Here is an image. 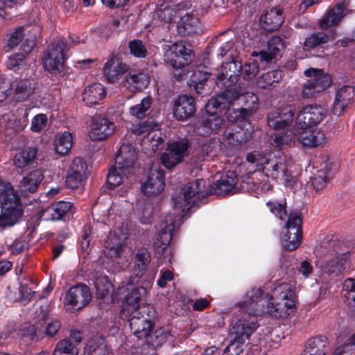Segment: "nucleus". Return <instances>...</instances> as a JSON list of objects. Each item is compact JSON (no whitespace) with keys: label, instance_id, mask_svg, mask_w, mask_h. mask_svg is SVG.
<instances>
[{"label":"nucleus","instance_id":"nucleus-1","mask_svg":"<svg viewBox=\"0 0 355 355\" xmlns=\"http://www.w3.org/2000/svg\"><path fill=\"white\" fill-rule=\"evenodd\" d=\"M22 214L20 198L12 184L0 182V227L15 225Z\"/></svg>","mask_w":355,"mask_h":355},{"label":"nucleus","instance_id":"nucleus-2","mask_svg":"<svg viewBox=\"0 0 355 355\" xmlns=\"http://www.w3.org/2000/svg\"><path fill=\"white\" fill-rule=\"evenodd\" d=\"M129 313V325L133 334L140 340L149 338L157 317L155 309L149 304H144Z\"/></svg>","mask_w":355,"mask_h":355},{"label":"nucleus","instance_id":"nucleus-3","mask_svg":"<svg viewBox=\"0 0 355 355\" xmlns=\"http://www.w3.org/2000/svg\"><path fill=\"white\" fill-rule=\"evenodd\" d=\"M194 58V52L186 46H169L164 54V60L174 69L173 76L176 80H182L185 73L183 68Z\"/></svg>","mask_w":355,"mask_h":355},{"label":"nucleus","instance_id":"nucleus-4","mask_svg":"<svg viewBox=\"0 0 355 355\" xmlns=\"http://www.w3.org/2000/svg\"><path fill=\"white\" fill-rule=\"evenodd\" d=\"M304 75L307 79L302 87L301 96L303 98H316L331 84L330 76L322 69L309 68L304 71Z\"/></svg>","mask_w":355,"mask_h":355},{"label":"nucleus","instance_id":"nucleus-5","mask_svg":"<svg viewBox=\"0 0 355 355\" xmlns=\"http://www.w3.org/2000/svg\"><path fill=\"white\" fill-rule=\"evenodd\" d=\"M205 186V182L200 179L187 182L182 187L179 195L173 197L174 205L182 209V211L187 205L191 207L197 203L198 200L205 197L202 193Z\"/></svg>","mask_w":355,"mask_h":355},{"label":"nucleus","instance_id":"nucleus-6","mask_svg":"<svg viewBox=\"0 0 355 355\" xmlns=\"http://www.w3.org/2000/svg\"><path fill=\"white\" fill-rule=\"evenodd\" d=\"M189 145V141L187 139L168 143L160 157L162 165L166 168L172 170L183 162L188 155Z\"/></svg>","mask_w":355,"mask_h":355},{"label":"nucleus","instance_id":"nucleus-7","mask_svg":"<svg viewBox=\"0 0 355 355\" xmlns=\"http://www.w3.org/2000/svg\"><path fill=\"white\" fill-rule=\"evenodd\" d=\"M123 286L126 287L128 293L124 298L123 306V314L125 313H131L134 309H138L144 304L141 305V302L145 300L147 295V290L150 284H146L142 282L139 284H128V279L123 282Z\"/></svg>","mask_w":355,"mask_h":355},{"label":"nucleus","instance_id":"nucleus-8","mask_svg":"<svg viewBox=\"0 0 355 355\" xmlns=\"http://www.w3.org/2000/svg\"><path fill=\"white\" fill-rule=\"evenodd\" d=\"M191 6L189 2H181L171 9V12H175V18H180L177 28L180 35H190L197 31L199 26V20L193 15L187 12Z\"/></svg>","mask_w":355,"mask_h":355},{"label":"nucleus","instance_id":"nucleus-9","mask_svg":"<svg viewBox=\"0 0 355 355\" xmlns=\"http://www.w3.org/2000/svg\"><path fill=\"white\" fill-rule=\"evenodd\" d=\"M258 324L257 322L249 321L244 319L237 320L235 322H232V327L229 330L230 337V343L226 347L230 351L234 345L243 344L249 340L250 335L257 329ZM237 347V346H236Z\"/></svg>","mask_w":355,"mask_h":355},{"label":"nucleus","instance_id":"nucleus-10","mask_svg":"<svg viewBox=\"0 0 355 355\" xmlns=\"http://www.w3.org/2000/svg\"><path fill=\"white\" fill-rule=\"evenodd\" d=\"M327 116V110L318 104L307 105L300 110L296 123L302 128H311L320 124Z\"/></svg>","mask_w":355,"mask_h":355},{"label":"nucleus","instance_id":"nucleus-11","mask_svg":"<svg viewBox=\"0 0 355 355\" xmlns=\"http://www.w3.org/2000/svg\"><path fill=\"white\" fill-rule=\"evenodd\" d=\"M295 109L293 105H285L272 110L268 114V125L275 130L289 126L294 119Z\"/></svg>","mask_w":355,"mask_h":355},{"label":"nucleus","instance_id":"nucleus-12","mask_svg":"<svg viewBox=\"0 0 355 355\" xmlns=\"http://www.w3.org/2000/svg\"><path fill=\"white\" fill-rule=\"evenodd\" d=\"M65 57L61 46H49L42 58L44 69L52 74H58L64 70Z\"/></svg>","mask_w":355,"mask_h":355},{"label":"nucleus","instance_id":"nucleus-13","mask_svg":"<svg viewBox=\"0 0 355 355\" xmlns=\"http://www.w3.org/2000/svg\"><path fill=\"white\" fill-rule=\"evenodd\" d=\"M243 66L241 61L231 55L230 61L224 62L220 68V72L217 76V83L222 82L225 87L234 85L242 74Z\"/></svg>","mask_w":355,"mask_h":355},{"label":"nucleus","instance_id":"nucleus-14","mask_svg":"<svg viewBox=\"0 0 355 355\" xmlns=\"http://www.w3.org/2000/svg\"><path fill=\"white\" fill-rule=\"evenodd\" d=\"M207 116L201 117L194 124L195 132L202 137H208L216 134L225 125V119L215 113H207Z\"/></svg>","mask_w":355,"mask_h":355},{"label":"nucleus","instance_id":"nucleus-15","mask_svg":"<svg viewBox=\"0 0 355 355\" xmlns=\"http://www.w3.org/2000/svg\"><path fill=\"white\" fill-rule=\"evenodd\" d=\"M92 293L89 288L83 284H79L69 288L65 295L67 304L73 309L80 310L90 302Z\"/></svg>","mask_w":355,"mask_h":355},{"label":"nucleus","instance_id":"nucleus-16","mask_svg":"<svg viewBox=\"0 0 355 355\" xmlns=\"http://www.w3.org/2000/svg\"><path fill=\"white\" fill-rule=\"evenodd\" d=\"M137 159V154L132 144H123L116 153L115 164L123 175H128Z\"/></svg>","mask_w":355,"mask_h":355},{"label":"nucleus","instance_id":"nucleus-17","mask_svg":"<svg viewBox=\"0 0 355 355\" xmlns=\"http://www.w3.org/2000/svg\"><path fill=\"white\" fill-rule=\"evenodd\" d=\"M196 112V101L192 96L180 95L174 102L173 114L178 121H185L191 119Z\"/></svg>","mask_w":355,"mask_h":355},{"label":"nucleus","instance_id":"nucleus-18","mask_svg":"<svg viewBox=\"0 0 355 355\" xmlns=\"http://www.w3.org/2000/svg\"><path fill=\"white\" fill-rule=\"evenodd\" d=\"M349 3L347 0H340L334 7L329 9L323 17L320 20L319 25L322 29H327L331 26L339 24L344 16L349 11Z\"/></svg>","mask_w":355,"mask_h":355},{"label":"nucleus","instance_id":"nucleus-19","mask_svg":"<svg viewBox=\"0 0 355 355\" xmlns=\"http://www.w3.org/2000/svg\"><path fill=\"white\" fill-rule=\"evenodd\" d=\"M182 216L176 214H168L161 224L160 230L155 243L157 245L168 246L173 237L175 228L181 225Z\"/></svg>","mask_w":355,"mask_h":355},{"label":"nucleus","instance_id":"nucleus-20","mask_svg":"<svg viewBox=\"0 0 355 355\" xmlns=\"http://www.w3.org/2000/svg\"><path fill=\"white\" fill-rule=\"evenodd\" d=\"M12 98L17 102L28 100L35 93L36 83L32 79L18 78L10 83Z\"/></svg>","mask_w":355,"mask_h":355},{"label":"nucleus","instance_id":"nucleus-21","mask_svg":"<svg viewBox=\"0 0 355 355\" xmlns=\"http://www.w3.org/2000/svg\"><path fill=\"white\" fill-rule=\"evenodd\" d=\"M114 129L112 122L101 115L93 116L92 128L89 132V138L93 141H102L110 136Z\"/></svg>","mask_w":355,"mask_h":355},{"label":"nucleus","instance_id":"nucleus-22","mask_svg":"<svg viewBox=\"0 0 355 355\" xmlns=\"http://www.w3.org/2000/svg\"><path fill=\"white\" fill-rule=\"evenodd\" d=\"M245 107L238 109H227V119L232 123H236L238 121H243L252 116L254 111L257 109L258 101L257 97L254 94H247L245 96Z\"/></svg>","mask_w":355,"mask_h":355},{"label":"nucleus","instance_id":"nucleus-23","mask_svg":"<svg viewBox=\"0 0 355 355\" xmlns=\"http://www.w3.org/2000/svg\"><path fill=\"white\" fill-rule=\"evenodd\" d=\"M164 185V171L158 168H152L141 189L146 196H157L163 191Z\"/></svg>","mask_w":355,"mask_h":355},{"label":"nucleus","instance_id":"nucleus-24","mask_svg":"<svg viewBox=\"0 0 355 355\" xmlns=\"http://www.w3.org/2000/svg\"><path fill=\"white\" fill-rule=\"evenodd\" d=\"M354 96V89L352 86L345 85L340 87L336 92L331 114L337 116H341L345 109L353 102Z\"/></svg>","mask_w":355,"mask_h":355},{"label":"nucleus","instance_id":"nucleus-25","mask_svg":"<svg viewBox=\"0 0 355 355\" xmlns=\"http://www.w3.org/2000/svg\"><path fill=\"white\" fill-rule=\"evenodd\" d=\"M129 66L116 55H112L104 65V75L110 83H116L120 76L128 71Z\"/></svg>","mask_w":355,"mask_h":355},{"label":"nucleus","instance_id":"nucleus-26","mask_svg":"<svg viewBox=\"0 0 355 355\" xmlns=\"http://www.w3.org/2000/svg\"><path fill=\"white\" fill-rule=\"evenodd\" d=\"M234 100V93L231 90H225L208 101L205 106L206 111L207 113L217 114L218 112L229 109Z\"/></svg>","mask_w":355,"mask_h":355},{"label":"nucleus","instance_id":"nucleus-27","mask_svg":"<svg viewBox=\"0 0 355 355\" xmlns=\"http://www.w3.org/2000/svg\"><path fill=\"white\" fill-rule=\"evenodd\" d=\"M237 178L233 171H228L223 175L211 185L210 191L215 195H226L230 193L237 183Z\"/></svg>","mask_w":355,"mask_h":355},{"label":"nucleus","instance_id":"nucleus-28","mask_svg":"<svg viewBox=\"0 0 355 355\" xmlns=\"http://www.w3.org/2000/svg\"><path fill=\"white\" fill-rule=\"evenodd\" d=\"M284 21L283 11L279 8H272L269 10H266L260 17V22L263 28L273 31L281 26Z\"/></svg>","mask_w":355,"mask_h":355},{"label":"nucleus","instance_id":"nucleus-29","mask_svg":"<svg viewBox=\"0 0 355 355\" xmlns=\"http://www.w3.org/2000/svg\"><path fill=\"white\" fill-rule=\"evenodd\" d=\"M298 139L305 147L316 148L325 142L324 134L318 129H305L299 132Z\"/></svg>","mask_w":355,"mask_h":355},{"label":"nucleus","instance_id":"nucleus-30","mask_svg":"<svg viewBox=\"0 0 355 355\" xmlns=\"http://www.w3.org/2000/svg\"><path fill=\"white\" fill-rule=\"evenodd\" d=\"M148 266L134 260L133 273L128 279V284H132L142 282L146 284H151L154 279V275L147 271Z\"/></svg>","mask_w":355,"mask_h":355},{"label":"nucleus","instance_id":"nucleus-31","mask_svg":"<svg viewBox=\"0 0 355 355\" xmlns=\"http://www.w3.org/2000/svg\"><path fill=\"white\" fill-rule=\"evenodd\" d=\"M251 137V131L240 126H237L231 131H225L223 135V139L232 146H239L246 143Z\"/></svg>","mask_w":355,"mask_h":355},{"label":"nucleus","instance_id":"nucleus-32","mask_svg":"<svg viewBox=\"0 0 355 355\" xmlns=\"http://www.w3.org/2000/svg\"><path fill=\"white\" fill-rule=\"evenodd\" d=\"M43 179L44 175L40 170L33 171L20 181L21 190L23 192L34 193L37 191Z\"/></svg>","mask_w":355,"mask_h":355},{"label":"nucleus","instance_id":"nucleus-33","mask_svg":"<svg viewBox=\"0 0 355 355\" xmlns=\"http://www.w3.org/2000/svg\"><path fill=\"white\" fill-rule=\"evenodd\" d=\"M105 96V91L100 83L88 86L83 94V99L89 105L98 104Z\"/></svg>","mask_w":355,"mask_h":355},{"label":"nucleus","instance_id":"nucleus-34","mask_svg":"<svg viewBox=\"0 0 355 355\" xmlns=\"http://www.w3.org/2000/svg\"><path fill=\"white\" fill-rule=\"evenodd\" d=\"M210 76L211 73L209 72L200 70L195 71L188 81L190 89L195 91L197 94H204L205 85Z\"/></svg>","mask_w":355,"mask_h":355},{"label":"nucleus","instance_id":"nucleus-35","mask_svg":"<svg viewBox=\"0 0 355 355\" xmlns=\"http://www.w3.org/2000/svg\"><path fill=\"white\" fill-rule=\"evenodd\" d=\"M327 338L324 336L312 337L306 341L304 349L311 355H325L327 352Z\"/></svg>","mask_w":355,"mask_h":355},{"label":"nucleus","instance_id":"nucleus-36","mask_svg":"<svg viewBox=\"0 0 355 355\" xmlns=\"http://www.w3.org/2000/svg\"><path fill=\"white\" fill-rule=\"evenodd\" d=\"M73 207L69 202L60 201L52 204L47 208L46 211L50 214L51 218L58 220L64 218L69 214H73Z\"/></svg>","mask_w":355,"mask_h":355},{"label":"nucleus","instance_id":"nucleus-37","mask_svg":"<svg viewBox=\"0 0 355 355\" xmlns=\"http://www.w3.org/2000/svg\"><path fill=\"white\" fill-rule=\"evenodd\" d=\"M123 244L121 239L115 234H110L105 241V249L103 250L105 256L110 258L120 257L123 252Z\"/></svg>","mask_w":355,"mask_h":355},{"label":"nucleus","instance_id":"nucleus-38","mask_svg":"<svg viewBox=\"0 0 355 355\" xmlns=\"http://www.w3.org/2000/svg\"><path fill=\"white\" fill-rule=\"evenodd\" d=\"M148 82L146 74L141 69L132 70L125 76L124 85L128 88H133L135 90L141 89Z\"/></svg>","mask_w":355,"mask_h":355},{"label":"nucleus","instance_id":"nucleus-39","mask_svg":"<svg viewBox=\"0 0 355 355\" xmlns=\"http://www.w3.org/2000/svg\"><path fill=\"white\" fill-rule=\"evenodd\" d=\"M302 239V230H287L282 239V247L288 251H293L299 248Z\"/></svg>","mask_w":355,"mask_h":355},{"label":"nucleus","instance_id":"nucleus-40","mask_svg":"<svg viewBox=\"0 0 355 355\" xmlns=\"http://www.w3.org/2000/svg\"><path fill=\"white\" fill-rule=\"evenodd\" d=\"M72 135L68 132L57 133L54 139L55 152L60 155L67 154L72 147Z\"/></svg>","mask_w":355,"mask_h":355},{"label":"nucleus","instance_id":"nucleus-41","mask_svg":"<svg viewBox=\"0 0 355 355\" xmlns=\"http://www.w3.org/2000/svg\"><path fill=\"white\" fill-rule=\"evenodd\" d=\"M37 153L35 147H28L17 153L14 157L15 165L22 168L34 162Z\"/></svg>","mask_w":355,"mask_h":355},{"label":"nucleus","instance_id":"nucleus-42","mask_svg":"<svg viewBox=\"0 0 355 355\" xmlns=\"http://www.w3.org/2000/svg\"><path fill=\"white\" fill-rule=\"evenodd\" d=\"M164 139L161 134H148L142 141V147L146 153L152 155L164 146Z\"/></svg>","mask_w":355,"mask_h":355},{"label":"nucleus","instance_id":"nucleus-43","mask_svg":"<svg viewBox=\"0 0 355 355\" xmlns=\"http://www.w3.org/2000/svg\"><path fill=\"white\" fill-rule=\"evenodd\" d=\"M78 350L69 339H62L58 342L53 355H78Z\"/></svg>","mask_w":355,"mask_h":355},{"label":"nucleus","instance_id":"nucleus-44","mask_svg":"<svg viewBox=\"0 0 355 355\" xmlns=\"http://www.w3.org/2000/svg\"><path fill=\"white\" fill-rule=\"evenodd\" d=\"M345 262L343 256L336 257L326 263L324 270L329 274L338 275L345 269Z\"/></svg>","mask_w":355,"mask_h":355},{"label":"nucleus","instance_id":"nucleus-45","mask_svg":"<svg viewBox=\"0 0 355 355\" xmlns=\"http://www.w3.org/2000/svg\"><path fill=\"white\" fill-rule=\"evenodd\" d=\"M277 291H281L279 293V299L282 300L281 304L284 308L292 309L295 304V294L293 291L289 288L287 289V286L282 285L279 286Z\"/></svg>","mask_w":355,"mask_h":355},{"label":"nucleus","instance_id":"nucleus-46","mask_svg":"<svg viewBox=\"0 0 355 355\" xmlns=\"http://www.w3.org/2000/svg\"><path fill=\"white\" fill-rule=\"evenodd\" d=\"M33 50V46H24L19 52L14 53L9 58L8 66L10 69H15L21 64L27 55Z\"/></svg>","mask_w":355,"mask_h":355},{"label":"nucleus","instance_id":"nucleus-47","mask_svg":"<svg viewBox=\"0 0 355 355\" xmlns=\"http://www.w3.org/2000/svg\"><path fill=\"white\" fill-rule=\"evenodd\" d=\"M128 178V175H123L119 168L114 166L110 170L107 175V184L110 189H114V187L120 185L123 182L124 178Z\"/></svg>","mask_w":355,"mask_h":355},{"label":"nucleus","instance_id":"nucleus-48","mask_svg":"<svg viewBox=\"0 0 355 355\" xmlns=\"http://www.w3.org/2000/svg\"><path fill=\"white\" fill-rule=\"evenodd\" d=\"M151 104V98L150 97H146L142 99L140 103L131 107L130 112L137 119H143L145 117L146 113L150 107Z\"/></svg>","mask_w":355,"mask_h":355},{"label":"nucleus","instance_id":"nucleus-49","mask_svg":"<svg viewBox=\"0 0 355 355\" xmlns=\"http://www.w3.org/2000/svg\"><path fill=\"white\" fill-rule=\"evenodd\" d=\"M25 0H0V17L6 18L10 16L12 11L18 5H21Z\"/></svg>","mask_w":355,"mask_h":355},{"label":"nucleus","instance_id":"nucleus-50","mask_svg":"<svg viewBox=\"0 0 355 355\" xmlns=\"http://www.w3.org/2000/svg\"><path fill=\"white\" fill-rule=\"evenodd\" d=\"M332 355H355V334L351 336L342 345L338 347Z\"/></svg>","mask_w":355,"mask_h":355},{"label":"nucleus","instance_id":"nucleus-51","mask_svg":"<svg viewBox=\"0 0 355 355\" xmlns=\"http://www.w3.org/2000/svg\"><path fill=\"white\" fill-rule=\"evenodd\" d=\"M328 182V171L327 166L324 169L317 171V173L311 178V184L313 189L318 191L322 189Z\"/></svg>","mask_w":355,"mask_h":355},{"label":"nucleus","instance_id":"nucleus-52","mask_svg":"<svg viewBox=\"0 0 355 355\" xmlns=\"http://www.w3.org/2000/svg\"><path fill=\"white\" fill-rule=\"evenodd\" d=\"M334 40V35H327L323 32L315 33L306 38L304 44H323L327 42H331Z\"/></svg>","mask_w":355,"mask_h":355},{"label":"nucleus","instance_id":"nucleus-53","mask_svg":"<svg viewBox=\"0 0 355 355\" xmlns=\"http://www.w3.org/2000/svg\"><path fill=\"white\" fill-rule=\"evenodd\" d=\"M24 44H35L37 42V35L40 33V28L37 26H24Z\"/></svg>","mask_w":355,"mask_h":355},{"label":"nucleus","instance_id":"nucleus-54","mask_svg":"<svg viewBox=\"0 0 355 355\" xmlns=\"http://www.w3.org/2000/svg\"><path fill=\"white\" fill-rule=\"evenodd\" d=\"M266 167H265L268 173L274 178L279 179L281 177V175L284 174V170H286V164L283 162H270L269 164H266Z\"/></svg>","mask_w":355,"mask_h":355},{"label":"nucleus","instance_id":"nucleus-55","mask_svg":"<svg viewBox=\"0 0 355 355\" xmlns=\"http://www.w3.org/2000/svg\"><path fill=\"white\" fill-rule=\"evenodd\" d=\"M216 146L217 143L215 139H209L200 143L199 150L203 159L206 157L214 156Z\"/></svg>","mask_w":355,"mask_h":355},{"label":"nucleus","instance_id":"nucleus-56","mask_svg":"<svg viewBox=\"0 0 355 355\" xmlns=\"http://www.w3.org/2000/svg\"><path fill=\"white\" fill-rule=\"evenodd\" d=\"M236 42L235 41V34L234 31L227 30L213 38L212 40L209 42V44H214L215 43H220V44H234Z\"/></svg>","mask_w":355,"mask_h":355},{"label":"nucleus","instance_id":"nucleus-57","mask_svg":"<svg viewBox=\"0 0 355 355\" xmlns=\"http://www.w3.org/2000/svg\"><path fill=\"white\" fill-rule=\"evenodd\" d=\"M95 286L96 290V295L98 297L103 299L107 295L110 289L112 288V284L105 278H100L96 279L95 282Z\"/></svg>","mask_w":355,"mask_h":355},{"label":"nucleus","instance_id":"nucleus-58","mask_svg":"<svg viewBox=\"0 0 355 355\" xmlns=\"http://www.w3.org/2000/svg\"><path fill=\"white\" fill-rule=\"evenodd\" d=\"M302 218L298 211H291L285 225L287 230H302Z\"/></svg>","mask_w":355,"mask_h":355},{"label":"nucleus","instance_id":"nucleus-59","mask_svg":"<svg viewBox=\"0 0 355 355\" xmlns=\"http://www.w3.org/2000/svg\"><path fill=\"white\" fill-rule=\"evenodd\" d=\"M35 292L32 291L28 285L20 284L19 287V296L15 300H19L22 304L28 303L35 296Z\"/></svg>","mask_w":355,"mask_h":355},{"label":"nucleus","instance_id":"nucleus-60","mask_svg":"<svg viewBox=\"0 0 355 355\" xmlns=\"http://www.w3.org/2000/svg\"><path fill=\"white\" fill-rule=\"evenodd\" d=\"M157 125V123H155L153 120L148 119L146 121L140 122L137 125H135L132 132L137 135H141L154 129Z\"/></svg>","mask_w":355,"mask_h":355},{"label":"nucleus","instance_id":"nucleus-61","mask_svg":"<svg viewBox=\"0 0 355 355\" xmlns=\"http://www.w3.org/2000/svg\"><path fill=\"white\" fill-rule=\"evenodd\" d=\"M246 160L252 164H256L258 166H263L270 164V161L266 156L258 150L250 153L246 156Z\"/></svg>","mask_w":355,"mask_h":355},{"label":"nucleus","instance_id":"nucleus-62","mask_svg":"<svg viewBox=\"0 0 355 355\" xmlns=\"http://www.w3.org/2000/svg\"><path fill=\"white\" fill-rule=\"evenodd\" d=\"M259 73V64L257 61L245 64L242 69L243 77L245 80L253 79Z\"/></svg>","mask_w":355,"mask_h":355},{"label":"nucleus","instance_id":"nucleus-63","mask_svg":"<svg viewBox=\"0 0 355 355\" xmlns=\"http://www.w3.org/2000/svg\"><path fill=\"white\" fill-rule=\"evenodd\" d=\"M87 164L80 157H76L70 165L69 171L73 174H78L81 176H85L87 170Z\"/></svg>","mask_w":355,"mask_h":355},{"label":"nucleus","instance_id":"nucleus-64","mask_svg":"<svg viewBox=\"0 0 355 355\" xmlns=\"http://www.w3.org/2000/svg\"><path fill=\"white\" fill-rule=\"evenodd\" d=\"M263 291L261 288H252L247 293L248 300L240 302L239 304L245 311V308L253 302H257L261 297Z\"/></svg>","mask_w":355,"mask_h":355}]
</instances>
